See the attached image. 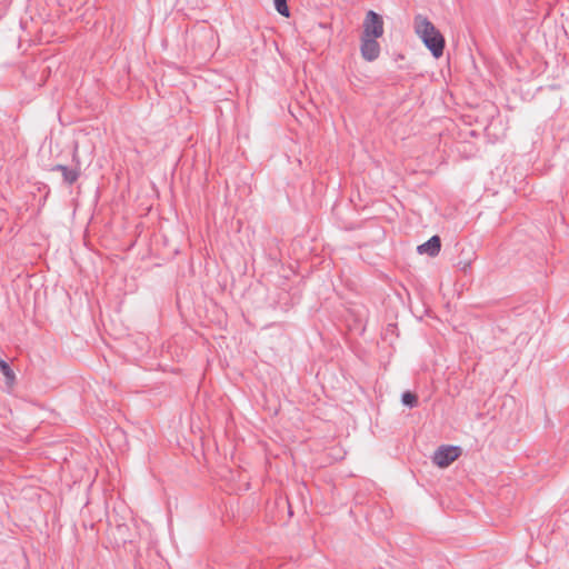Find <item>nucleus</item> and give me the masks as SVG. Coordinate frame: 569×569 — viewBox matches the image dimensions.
<instances>
[{
  "instance_id": "nucleus-5",
  "label": "nucleus",
  "mask_w": 569,
  "mask_h": 569,
  "mask_svg": "<svg viewBox=\"0 0 569 569\" xmlns=\"http://www.w3.org/2000/svg\"><path fill=\"white\" fill-rule=\"evenodd\" d=\"M51 171H59L62 174V180L66 184H73L80 177L79 163L74 168H69L64 164H56L51 168Z\"/></svg>"
},
{
  "instance_id": "nucleus-1",
  "label": "nucleus",
  "mask_w": 569,
  "mask_h": 569,
  "mask_svg": "<svg viewBox=\"0 0 569 569\" xmlns=\"http://www.w3.org/2000/svg\"><path fill=\"white\" fill-rule=\"evenodd\" d=\"M415 30L432 56L440 58L445 49V38L433 23L427 17L418 14L415 18Z\"/></svg>"
},
{
  "instance_id": "nucleus-8",
  "label": "nucleus",
  "mask_w": 569,
  "mask_h": 569,
  "mask_svg": "<svg viewBox=\"0 0 569 569\" xmlns=\"http://www.w3.org/2000/svg\"><path fill=\"white\" fill-rule=\"evenodd\" d=\"M401 402L406 407L415 408L418 405V398L411 391H405L401 396Z\"/></svg>"
},
{
  "instance_id": "nucleus-3",
  "label": "nucleus",
  "mask_w": 569,
  "mask_h": 569,
  "mask_svg": "<svg viewBox=\"0 0 569 569\" xmlns=\"http://www.w3.org/2000/svg\"><path fill=\"white\" fill-rule=\"evenodd\" d=\"M460 455V448L455 446H441L438 448L432 457V461L440 468H446L451 465Z\"/></svg>"
},
{
  "instance_id": "nucleus-7",
  "label": "nucleus",
  "mask_w": 569,
  "mask_h": 569,
  "mask_svg": "<svg viewBox=\"0 0 569 569\" xmlns=\"http://www.w3.org/2000/svg\"><path fill=\"white\" fill-rule=\"evenodd\" d=\"M0 371L6 378V382L8 386H12L16 381V375L13 370L10 368L9 363L0 358Z\"/></svg>"
},
{
  "instance_id": "nucleus-9",
  "label": "nucleus",
  "mask_w": 569,
  "mask_h": 569,
  "mask_svg": "<svg viewBox=\"0 0 569 569\" xmlns=\"http://www.w3.org/2000/svg\"><path fill=\"white\" fill-rule=\"evenodd\" d=\"M276 10L283 17H289L287 0H273Z\"/></svg>"
},
{
  "instance_id": "nucleus-2",
  "label": "nucleus",
  "mask_w": 569,
  "mask_h": 569,
  "mask_svg": "<svg viewBox=\"0 0 569 569\" xmlns=\"http://www.w3.org/2000/svg\"><path fill=\"white\" fill-rule=\"evenodd\" d=\"M383 34V20L380 14L369 10L363 21L362 37L380 38Z\"/></svg>"
},
{
  "instance_id": "nucleus-6",
  "label": "nucleus",
  "mask_w": 569,
  "mask_h": 569,
  "mask_svg": "<svg viewBox=\"0 0 569 569\" xmlns=\"http://www.w3.org/2000/svg\"><path fill=\"white\" fill-rule=\"evenodd\" d=\"M419 253H427L430 257H435L440 252L441 249V240L439 236H432L428 241L418 246Z\"/></svg>"
},
{
  "instance_id": "nucleus-4",
  "label": "nucleus",
  "mask_w": 569,
  "mask_h": 569,
  "mask_svg": "<svg viewBox=\"0 0 569 569\" xmlns=\"http://www.w3.org/2000/svg\"><path fill=\"white\" fill-rule=\"evenodd\" d=\"M377 38L361 37V54L367 61H373L379 57L380 46Z\"/></svg>"
}]
</instances>
